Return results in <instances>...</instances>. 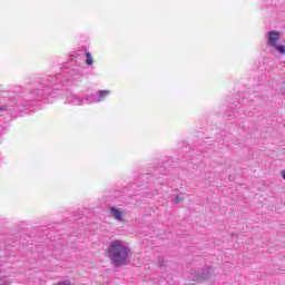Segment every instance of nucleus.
<instances>
[{"label":"nucleus","instance_id":"obj_1","mask_svg":"<svg viewBox=\"0 0 285 285\" xmlns=\"http://www.w3.org/2000/svg\"><path fill=\"white\" fill-rule=\"evenodd\" d=\"M110 263L116 268L121 266H128L132 257V250L128 247L124 240H112L107 248Z\"/></svg>","mask_w":285,"mask_h":285},{"label":"nucleus","instance_id":"obj_2","mask_svg":"<svg viewBox=\"0 0 285 285\" xmlns=\"http://www.w3.org/2000/svg\"><path fill=\"white\" fill-rule=\"evenodd\" d=\"M70 78L61 79V76H48L42 79L41 82H37L33 95L37 99H48V97H55L57 90H61L62 83H69Z\"/></svg>","mask_w":285,"mask_h":285},{"label":"nucleus","instance_id":"obj_3","mask_svg":"<svg viewBox=\"0 0 285 285\" xmlns=\"http://www.w3.org/2000/svg\"><path fill=\"white\" fill-rule=\"evenodd\" d=\"M110 95V90H99L96 94H91L89 96H86V102L87 104H99L106 99Z\"/></svg>","mask_w":285,"mask_h":285},{"label":"nucleus","instance_id":"obj_4","mask_svg":"<svg viewBox=\"0 0 285 285\" xmlns=\"http://www.w3.org/2000/svg\"><path fill=\"white\" fill-rule=\"evenodd\" d=\"M21 109V106L17 104L16 99L10 100V104L0 106V112H8L9 115H17Z\"/></svg>","mask_w":285,"mask_h":285},{"label":"nucleus","instance_id":"obj_5","mask_svg":"<svg viewBox=\"0 0 285 285\" xmlns=\"http://www.w3.org/2000/svg\"><path fill=\"white\" fill-rule=\"evenodd\" d=\"M67 104H71L72 106H83V104L88 102L86 101V98L72 92H67Z\"/></svg>","mask_w":285,"mask_h":285},{"label":"nucleus","instance_id":"obj_6","mask_svg":"<svg viewBox=\"0 0 285 285\" xmlns=\"http://www.w3.org/2000/svg\"><path fill=\"white\" fill-rule=\"evenodd\" d=\"M282 37V33L279 31H268L267 32V46H269V48H273L274 46H276L277 43H279V39Z\"/></svg>","mask_w":285,"mask_h":285},{"label":"nucleus","instance_id":"obj_7","mask_svg":"<svg viewBox=\"0 0 285 285\" xmlns=\"http://www.w3.org/2000/svg\"><path fill=\"white\" fill-rule=\"evenodd\" d=\"M212 271L213 269L210 267H206L202 272H196L195 279H197V282H204V279H209Z\"/></svg>","mask_w":285,"mask_h":285},{"label":"nucleus","instance_id":"obj_8","mask_svg":"<svg viewBox=\"0 0 285 285\" xmlns=\"http://www.w3.org/2000/svg\"><path fill=\"white\" fill-rule=\"evenodd\" d=\"M111 216L116 218L117 222H124V213L117 207H109Z\"/></svg>","mask_w":285,"mask_h":285},{"label":"nucleus","instance_id":"obj_9","mask_svg":"<svg viewBox=\"0 0 285 285\" xmlns=\"http://www.w3.org/2000/svg\"><path fill=\"white\" fill-rule=\"evenodd\" d=\"M79 61H81V55L71 56L69 66H73L75 68H77L78 66H80Z\"/></svg>","mask_w":285,"mask_h":285},{"label":"nucleus","instance_id":"obj_10","mask_svg":"<svg viewBox=\"0 0 285 285\" xmlns=\"http://www.w3.org/2000/svg\"><path fill=\"white\" fill-rule=\"evenodd\" d=\"M66 75H68V77H77V75H81V70L78 68H69L67 69Z\"/></svg>","mask_w":285,"mask_h":285},{"label":"nucleus","instance_id":"obj_11","mask_svg":"<svg viewBox=\"0 0 285 285\" xmlns=\"http://www.w3.org/2000/svg\"><path fill=\"white\" fill-rule=\"evenodd\" d=\"M86 63L87 66H92L95 63V60L92 59V55L90 52H86Z\"/></svg>","mask_w":285,"mask_h":285},{"label":"nucleus","instance_id":"obj_12","mask_svg":"<svg viewBox=\"0 0 285 285\" xmlns=\"http://www.w3.org/2000/svg\"><path fill=\"white\" fill-rule=\"evenodd\" d=\"M272 48H274L276 52H279L281 55H285V46L284 45H276Z\"/></svg>","mask_w":285,"mask_h":285},{"label":"nucleus","instance_id":"obj_13","mask_svg":"<svg viewBox=\"0 0 285 285\" xmlns=\"http://www.w3.org/2000/svg\"><path fill=\"white\" fill-rule=\"evenodd\" d=\"M276 92H277V95H284L285 89H284V85L283 83L277 85Z\"/></svg>","mask_w":285,"mask_h":285},{"label":"nucleus","instance_id":"obj_14","mask_svg":"<svg viewBox=\"0 0 285 285\" xmlns=\"http://www.w3.org/2000/svg\"><path fill=\"white\" fill-rule=\"evenodd\" d=\"M175 202L176 204H180V202H184V196H176Z\"/></svg>","mask_w":285,"mask_h":285},{"label":"nucleus","instance_id":"obj_15","mask_svg":"<svg viewBox=\"0 0 285 285\" xmlns=\"http://www.w3.org/2000/svg\"><path fill=\"white\" fill-rule=\"evenodd\" d=\"M30 106H32V100H28L23 108H30Z\"/></svg>","mask_w":285,"mask_h":285}]
</instances>
